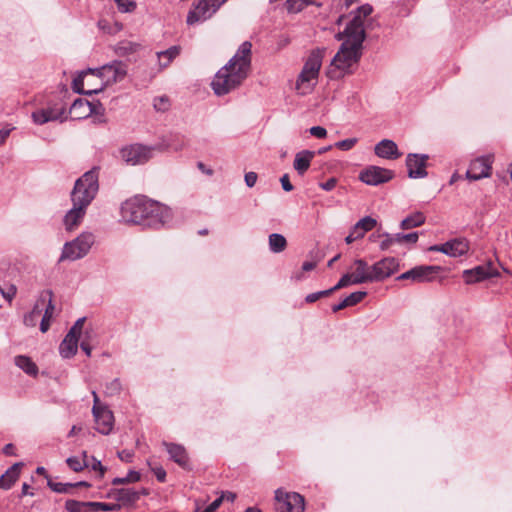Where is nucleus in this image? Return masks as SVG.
I'll return each mask as SVG.
<instances>
[{
    "label": "nucleus",
    "instance_id": "43",
    "mask_svg": "<svg viewBox=\"0 0 512 512\" xmlns=\"http://www.w3.org/2000/svg\"><path fill=\"white\" fill-rule=\"evenodd\" d=\"M122 385L119 379H114L106 385L105 393L108 396H114L120 393Z\"/></svg>",
    "mask_w": 512,
    "mask_h": 512
},
{
    "label": "nucleus",
    "instance_id": "9",
    "mask_svg": "<svg viewBox=\"0 0 512 512\" xmlns=\"http://www.w3.org/2000/svg\"><path fill=\"white\" fill-rule=\"evenodd\" d=\"M278 512H304L305 500L302 495L296 492H286L282 489L275 491Z\"/></svg>",
    "mask_w": 512,
    "mask_h": 512
},
{
    "label": "nucleus",
    "instance_id": "52",
    "mask_svg": "<svg viewBox=\"0 0 512 512\" xmlns=\"http://www.w3.org/2000/svg\"><path fill=\"white\" fill-rule=\"evenodd\" d=\"M16 292H17V289H16V286L14 285H10L8 288L6 289H3L1 286H0V293L1 295L6 299L8 300L9 302L12 301V299L15 297L16 295Z\"/></svg>",
    "mask_w": 512,
    "mask_h": 512
},
{
    "label": "nucleus",
    "instance_id": "40",
    "mask_svg": "<svg viewBox=\"0 0 512 512\" xmlns=\"http://www.w3.org/2000/svg\"><path fill=\"white\" fill-rule=\"evenodd\" d=\"M310 0H287V9L291 13H298L303 10L306 6L311 5Z\"/></svg>",
    "mask_w": 512,
    "mask_h": 512
},
{
    "label": "nucleus",
    "instance_id": "5",
    "mask_svg": "<svg viewBox=\"0 0 512 512\" xmlns=\"http://www.w3.org/2000/svg\"><path fill=\"white\" fill-rule=\"evenodd\" d=\"M98 189V172L96 169L87 171L75 182L71 192L73 207L64 217L66 230L72 231L82 222L87 207L95 198Z\"/></svg>",
    "mask_w": 512,
    "mask_h": 512
},
{
    "label": "nucleus",
    "instance_id": "47",
    "mask_svg": "<svg viewBox=\"0 0 512 512\" xmlns=\"http://www.w3.org/2000/svg\"><path fill=\"white\" fill-rule=\"evenodd\" d=\"M135 46L136 45H134L133 43H130V42L119 43L116 47V52L119 55H126V54L134 52Z\"/></svg>",
    "mask_w": 512,
    "mask_h": 512
},
{
    "label": "nucleus",
    "instance_id": "7",
    "mask_svg": "<svg viewBox=\"0 0 512 512\" xmlns=\"http://www.w3.org/2000/svg\"><path fill=\"white\" fill-rule=\"evenodd\" d=\"M94 241L95 237L91 232L81 233L76 239L65 243L60 261H75L83 258L90 251Z\"/></svg>",
    "mask_w": 512,
    "mask_h": 512
},
{
    "label": "nucleus",
    "instance_id": "25",
    "mask_svg": "<svg viewBox=\"0 0 512 512\" xmlns=\"http://www.w3.org/2000/svg\"><path fill=\"white\" fill-rule=\"evenodd\" d=\"M93 111V106L89 101L78 98L72 103L69 113L72 119L80 120L89 117Z\"/></svg>",
    "mask_w": 512,
    "mask_h": 512
},
{
    "label": "nucleus",
    "instance_id": "22",
    "mask_svg": "<svg viewBox=\"0 0 512 512\" xmlns=\"http://www.w3.org/2000/svg\"><path fill=\"white\" fill-rule=\"evenodd\" d=\"M64 111L55 107L41 108L32 112V120L37 125H44L51 121L60 119Z\"/></svg>",
    "mask_w": 512,
    "mask_h": 512
},
{
    "label": "nucleus",
    "instance_id": "17",
    "mask_svg": "<svg viewBox=\"0 0 512 512\" xmlns=\"http://www.w3.org/2000/svg\"><path fill=\"white\" fill-rule=\"evenodd\" d=\"M349 273L352 275L353 284L373 282L371 266L363 259L354 260L349 268Z\"/></svg>",
    "mask_w": 512,
    "mask_h": 512
},
{
    "label": "nucleus",
    "instance_id": "38",
    "mask_svg": "<svg viewBox=\"0 0 512 512\" xmlns=\"http://www.w3.org/2000/svg\"><path fill=\"white\" fill-rule=\"evenodd\" d=\"M86 508H89L88 502H81L70 499L65 503V509L68 512H87Z\"/></svg>",
    "mask_w": 512,
    "mask_h": 512
},
{
    "label": "nucleus",
    "instance_id": "42",
    "mask_svg": "<svg viewBox=\"0 0 512 512\" xmlns=\"http://www.w3.org/2000/svg\"><path fill=\"white\" fill-rule=\"evenodd\" d=\"M48 486L57 493H68L74 487L71 483L52 482L50 480L48 481Z\"/></svg>",
    "mask_w": 512,
    "mask_h": 512
},
{
    "label": "nucleus",
    "instance_id": "57",
    "mask_svg": "<svg viewBox=\"0 0 512 512\" xmlns=\"http://www.w3.org/2000/svg\"><path fill=\"white\" fill-rule=\"evenodd\" d=\"M257 174L255 172H248L245 174V183L248 187H253L257 182Z\"/></svg>",
    "mask_w": 512,
    "mask_h": 512
},
{
    "label": "nucleus",
    "instance_id": "39",
    "mask_svg": "<svg viewBox=\"0 0 512 512\" xmlns=\"http://www.w3.org/2000/svg\"><path fill=\"white\" fill-rule=\"evenodd\" d=\"M418 232H412L408 234L396 233L394 239L397 244H415L418 241Z\"/></svg>",
    "mask_w": 512,
    "mask_h": 512
},
{
    "label": "nucleus",
    "instance_id": "58",
    "mask_svg": "<svg viewBox=\"0 0 512 512\" xmlns=\"http://www.w3.org/2000/svg\"><path fill=\"white\" fill-rule=\"evenodd\" d=\"M337 184L336 178H330L326 182L320 183L319 186L325 191H331Z\"/></svg>",
    "mask_w": 512,
    "mask_h": 512
},
{
    "label": "nucleus",
    "instance_id": "6",
    "mask_svg": "<svg viewBox=\"0 0 512 512\" xmlns=\"http://www.w3.org/2000/svg\"><path fill=\"white\" fill-rule=\"evenodd\" d=\"M322 58L321 50H314L310 53L295 83V90L298 94L308 95L314 90L318 82Z\"/></svg>",
    "mask_w": 512,
    "mask_h": 512
},
{
    "label": "nucleus",
    "instance_id": "30",
    "mask_svg": "<svg viewBox=\"0 0 512 512\" xmlns=\"http://www.w3.org/2000/svg\"><path fill=\"white\" fill-rule=\"evenodd\" d=\"M425 220L426 217L422 212H415L404 218L400 223V227L403 230H409L423 225Z\"/></svg>",
    "mask_w": 512,
    "mask_h": 512
},
{
    "label": "nucleus",
    "instance_id": "37",
    "mask_svg": "<svg viewBox=\"0 0 512 512\" xmlns=\"http://www.w3.org/2000/svg\"><path fill=\"white\" fill-rule=\"evenodd\" d=\"M141 476L138 471L130 470L126 477H116L112 480L113 485H120L126 483H134L140 480Z\"/></svg>",
    "mask_w": 512,
    "mask_h": 512
},
{
    "label": "nucleus",
    "instance_id": "18",
    "mask_svg": "<svg viewBox=\"0 0 512 512\" xmlns=\"http://www.w3.org/2000/svg\"><path fill=\"white\" fill-rule=\"evenodd\" d=\"M41 308H44V314L40 322V331L45 333L49 330L51 320L54 316L55 305L52 302V292L44 291L40 295Z\"/></svg>",
    "mask_w": 512,
    "mask_h": 512
},
{
    "label": "nucleus",
    "instance_id": "16",
    "mask_svg": "<svg viewBox=\"0 0 512 512\" xmlns=\"http://www.w3.org/2000/svg\"><path fill=\"white\" fill-rule=\"evenodd\" d=\"M490 157H479L470 163L469 169L466 172V178L472 181L487 178L491 175Z\"/></svg>",
    "mask_w": 512,
    "mask_h": 512
},
{
    "label": "nucleus",
    "instance_id": "63",
    "mask_svg": "<svg viewBox=\"0 0 512 512\" xmlns=\"http://www.w3.org/2000/svg\"><path fill=\"white\" fill-rule=\"evenodd\" d=\"M319 294L318 292H314V293H311V294H308L305 298V301L307 303H314L316 302L317 300H319Z\"/></svg>",
    "mask_w": 512,
    "mask_h": 512
},
{
    "label": "nucleus",
    "instance_id": "33",
    "mask_svg": "<svg viewBox=\"0 0 512 512\" xmlns=\"http://www.w3.org/2000/svg\"><path fill=\"white\" fill-rule=\"evenodd\" d=\"M115 497L124 504H131L139 499V493L130 488H121L115 491Z\"/></svg>",
    "mask_w": 512,
    "mask_h": 512
},
{
    "label": "nucleus",
    "instance_id": "64",
    "mask_svg": "<svg viewBox=\"0 0 512 512\" xmlns=\"http://www.w3.org/2000/svg\"><path fill=\"white\" fill-rule=\"evenodd\" d=\"M3 453L5 455H14V446L13 444L9 443V444H6L3 448Z\"/></svg>",
    "mask_w": 512,
    "mask_h": 512
},
{
    "label": "nucleus",
    "instance_id": "34",
    "mask_svg": "<svg viewBox=\"0 0 512 512\" xmlns=\"http://www.w3.org/2000/svg\"><path fill=\"white\" fill-rule=\"evenodd\" d=\"M66 463H67L68 467L71 470H73L74 472L82 471L85 467H88V465H89V459H88L87 452L84 451L82 453V458H79L77 456H72V457L67 458Z\"/></svg>",
    "mask_w": 512,
    "mask_h": 512
},
{
    "label": "nucleus",
    "instance_id": "62",
    "mask_svg": "<svg viewBox=\"0 0 512 512\" xmlns=\"http://www.w3.org/2000/svg\"><path fill=\"white\" fill-rule=\"evenodd\" d=\"M351 234L355 235L357 239L364 237L365 233L355 224L351 229Z\"/></svg>",
    "mask_w": 512,
    "mask_h": 512
},
{
    "label": "nucleus",
    "instance_id": "60",
    "mask_svg": "<svg viewBox=\"0 0 512 512\" xmlns=\"http://www.w3.org/2000/svg\"><path fill=\"white\" fill-rule=\"evenodd\" d=\"M280 181L284 191L290 192L293 190V185L290 183L289 176L287 174L283 175Z\"/></svg>",
    "mask_w": 512,
    "mask_h": 512
},
{
    "label": "nucleus",
    "instance_id": "55",
    "mask_svg": "<svg viewBox=\"0 0 512 512\" xmlns=\"http://www.w3.org/2000/svg\"><path fill=\"white\" fill-rule=\"evenodd\" d=\"M93 395V407H92V414H96L98 411L107 408L106 405L102 404L100 402V399L95 391H92Z\"/></svg>",
    "mask_w": 512,
    "mask_h": 512
},
{
    "label": "nucleus",
    "instance_id": "19",
    "mask_svg": "<svg viewBox=\"0 0 512 512\" xmlns=\"http://www.w3.org/2000/svg\"><path fill=\"white\" fill-rule=\"evenodd\" d=\"M426 155L408 154L406 159V166L408 169V176L410 178H424L427 175L426 171Z\"/></svg>",
    "mask_w": 512,
    "mask_h": 512
},
{
    "label": "nucleus",
    "instance_id": "23",
    "mask_svg": "<svg viewBox=\"0 0 512 512\" xmlns=\"http://www.w3.org/2000/svg\"><path fill=\"white\" fill-rule=\"evenodd\" d=\"M163 445L170 456V459L183 468H188L189 458L182 445L164 442Z\"/></svg>",
    "mask_w": 512,
    "mask_h": 512
},
{
    "label": "nucleus",
    "instance_id": "59",
    "mask_svg": "<svg viewBox=\"0 0 512 512\" xmlns=\"http://www.w3.org/2000/svg\"><path fill=\"white\" fill-rule=\"evenodd\" d=\"M152 471L154 472V474L159 482H164L166 480V471L162 467H160V466L154 467V468H152Z\"/></svg>",
    "mask_w": 512,
    "mask_h": 512
},
{
    "label": "nucleus",
    "instance_id": "45",
    "mask_svg": "<svg viewBox=\"0 0 512 512\" xmlns=\"http://www.w3.org/2000/svg\"><path fill=\"white\" fill-rule=\"evenodd\" d=\"M88 459L89 465L87 468H91V470L99 472L100 477H103L106 472V468L102 465L101 461L97 460L93 456H88Z\"/></svg>",
    "mask_w": 512,
    "mask_h": 512
},
{
    "label": "nucleus",
    "instance_id": "14",
    "mask_svg": "<svg viewBox=\"0 0 512 512\" xmlns=\"http://www.w3.org/2000/svg\"><path fill=\"white\" fill-rule=\"evenodd\" d=\"M498 275V270L493 266L491 262L485 265L476 266L463 272L464 281L467 284L480 282L488 278L497 277Z\"/></svg>",
    "mask_w": 512,
    "mask_h": 512
},
{
    "label": "nucleus",
    "instance_id": "20",
    "mask_svg": "<svg viewBox=\"0 0 512 512\" xmlns=\"http://www.w3.org/2000/svg\"><path fill=\"white\" fill-rule=\"evenodd\" d=\"M93 417L96 424L95 428L99 433L108 435L112 431L114 425V416L108 407L98 411L96 414H93Z\"/></svg>",
    "mask_w": 512,
    "mask_h": 512
},
{
    "label": "nucleus",
    "instance_id": "21",
    "mask_svg": "<svg viewBox=\"0 0 512 512\" xmlns=\"http://www.w3.org/2000/svg\"><path fill=\"white\" fill-rule=\"evenodd\" d=\"M375 154L383 159L395 160L401 157L397 144L389 139H383L375 145Z\"/></svg>",
    "mask_w": 512,
    "mask_h": 512
},
{
    "label": "nucleus",
    "instance_id": "26",
    "mask_svg": "<svg viewBox=\"0 0 512 512\" xmlns=\"http://www.w3.org/2000/svg\"><path fill=\"white\" fill-rule=\"evenodd\" d=\"M23 463L18 462L13 464L6 472L0 477V489L9 490L20 476V470Z\"/></svg>",
    "mask_w": 512,
    "mask_h": 512
},
{
    "label": "nucleus",
    "instance_id": "53",
    "mask_svg": "<svg viewBox=\"0 0 512 512\" xmlns=\"http://www.w3.org/2000/svg\"><path fill=\"white\" fill-rule=\"evenodd\" d=\"M309 132L312 136L322 139L327 136V130L321 126H313L309 129Z\"/></svg>",
    "mask_w": 512,
    "mask_h": 512
},
{
    "label": "nucleus",
    "instance_id": "46",
    "mask_svg": "<svg viewBox=\"0 0 512 512\" xmlns=\"http://www.w3.org/2000/svg\"><path fill=\"white\" fill-rule=\"evenodd\" d=\"M357 138H348L341 141H338L335 143V147H337L340 150L348 151L352 149L355 144L357 143Z\"/></svg>",
    "mask_w": 512,
    "mask_h": 512
},
{
    "label": "nucleus",
    "instance_id": "35",
    "mask_svg": "<svg viewBox=\"0 0 512 512\" xmlns=\"http://www.w3.org/2000/svg\"><path fill=\"white\" fill-rule=\"evenodd\" d=\"M42 313L40 298L36 301L31 312L24 316V324L29 327H34L37 323L38 317Z\"/></svg>",
    "mask_w": 512,
    "mask_h": 512
},
{
    "label": "nucleus",
    "instance_id": "36",
    "mask_svg": "<svg viewBox=\"0 0 512 512\" xmlns=\"http://www.w3.org/2000/svg\"><path fill=\"white\" fill-rule=\"evenodd\" d=\"M91 511H118L121 508L117 503L88 502Z\"/></svg>",
    "mask_w": 512,
    "mask_h": 512
},
{
    "label": "nucleus",
    "instance_id": "2",
    "mask_svg": "<svg viewBox=\"0 0 512 512\" xmlns=\"http://www.w3.org/2000/svg\"><path fill=\"white\" fill-rule=\"evenodd\" d=\"M120 215L124 223L154 229L168 225L173 219L171 208L142 195L124 201L120 207Z\"/></svg>",
    "mask_w": 512,
    "mask_h": 512
},
{
    "label": "nucleus",
    "instance_id": "49",
    "mask_svg": "<svg viewBox=\"0 0 512 512\" xmlns=\"http://www.w3.org/2000/svg\"><path fill=\"white\" fill-rule=\"evenodd\" d=\"M383 237L384 239L380 244L381 250H388L392 245L397 244L396 240L394 239L395 234L385 233Z\"/></svg>",
    "mask_w": 512,
    "mask_h": 512
},
{
    "label": "nucleus",
    "instance_id": "13",
    "mask_svg": "<svg viewBox=\"0 0 512 512\" xmlns=\"http://www.w3.org/2000/svg\"><path fill=\"white\" fill-rule=\"evenodd\" d=\"M399 268V262L394 257H386L380 261L371 265L373 282L382 281L392 274H394Z\"/></svg>",
    "mask_w": 512,
    "mask_h": 512
},
{
    "label": "nucleus",
    "instance_id": "56",
    "mask_svg": "<svg viewBox=\"0 0 512 512\" xmlns=\"http://www.w3.org/2000/svg\"><path fill=\"white\" fill-rule=\"evenodd\" d=\"M224 500V496H220L217 499H215L208 507H206L201 512H216L217 509L220 507L221 503Z\"/></svg>",
    "mask_w": 512,
    "mask_h": 512
},
{
    "label": "nucleus",
    "instance_id": "54",
    "mask_svg": "<svg viewBox=\"0 0 512 512\" xmlns=\"http://www.w3.org/2000/svg\"><path fill=\"white\" fill-rule=\"evenodd\" d=\"M89 338H90V332L89 331H86L85 332V338L82 339L81 343H80V347L81 349L85 352V354L90 357L91 356V351H92V348L89 344Z\"/></svg>",
    "mask_w": 512,
    "mask_h": 512
},
{
    "label": "nucleus",
    "instance_id": "27",
    "mask_svg": "<svg viewBox=\"0 0 512 512\" xmlns=\"http://www.w3.org/2000/svg\"><path fill=\"white\" fill-rule=\"evenodd\" d=\"M315 153L309 150H303L295 155L293 167L299 175H303L310 167V163Z\"/></svg>",
    "mask_w": 512,
    "mask_h": 512
},
{
    "label": "nucleus",
    "instance_id": "15",
    "mask_svg": "<svg viewBox=\"0 0 512 512\" xmlns=\"http://www.w3.org/2000/svg\"><path fill=\"white\" fill-rule=\"evenodd\" d=\"M440 270L439 266H416L397 277L398 280H412L413 282H429Z\"/></svg>",
    "mask_w": 512,
    "mask_h": 512
},
{
    "label": "nucleus",
    "instance_id": "29",
    "mask_svg": "<svg viewBox=\"0 0 512 512\" xmlns=\"http://www.w3.org/2000/svg\"><path fill=\"white\" fill-rule=\"evenodd\" d=\"M366 295H367V292H365V291L353 292L349 296H347L345 299H343L340 303L333 305L332 311L334 313H336L346 307L356 305L359 302H361L365 298Z\"/></svg>",
    "mask_w": 512,
    "mask_h": 512
},
{
    "label": "nucleus",
    "instance_id": "12",
    "mask_svg": "<svg viewBox=\"0 0 512 512\" xmlns=\"http://www.w3.org/2000/svg\"><path fill=\"white\" fill-rule=\"evenodd\" d=\"M394 177V172L392 170L378 167V166H369L366 169L362 170L359 174V179L371 186H377L383 183L390 181Z\"/></svg>",
    "mask_w": 512,
    "mask_h": 512
},
{
    "label": "nucleus",
    "instance_id": "28",
    "mask_svg": "<svg viewBox=\"0 0 512 512\" xmlns=\"http://www.w3.org/2000/svg\"><path fill=\"white\" fill-rule=\"evenodd\" d=\"M179 54V46H171L167 50L157 52L156 55L158 58L159 69L163 70L164 68H167Z\"/></svg>",
    "mask_w": 512,
    "mask_h": 512
},
{
    "label": "nucleus",
    "instance_id": "11",
    "mask_svg": "<svg viewBox=\"0 0 512 512\" xmlns=\"http://www.w3.org/2000/svg\"><path fill=\"white\" fill-rule=\"evenodd\" d=\"M469 249V242L465 238H454L443 244H437L429 247V251L441 252L453 258L467 254Z\"/></svg>",
    "mask_w": 512,
    "mask_h": 512
},
{
    "label": "nucleus",
    "instance_id": "24",
    "mask_svg": "<svg viewBox=\"0 0 512 512\" xmlns=\"http://www.w3.org/2000/svg\"><path fill=\"white\" fill-rule=\"evenodd\" d=\"M79 340L80 337L68 332L59 345V353L61 357L64 359L72 358L78 351Z\"/></svg>",
    "mask_w": 512,
    "mask_h": 512
},
{
    "label": "nucleus",
    "instance_id": "48",
    "mask_svg": "<svg viewBox=\"0 0 512 512\" xmlns=\"http://www.w3.org/2000/svg\"><path fill=\"white\" fill-rule=\"evenodd\" d=\"M153 106L157 111H166L169 107V100L165 96L157 97L153 101Z\"/></svg>",
    "mask_w": 512,
    "mask_h": 512
},
{
    "label": "nucleus",
    "instance_id": "61",
    "mask_svg": "<svg viewBox=\"0 0 512 512\" xmlns=\"http://www.w3.org/2000/svg\"><path fill=\"white\" fill-rule=\"evenodd\" d=\"M118 457L121 461L129 463L132 461L133 452H131L129 450H122V451L118 452Z\"/></svg>",
    "mask_w": 512,
    "mask_h": 512
},
{
    "label": "nucleus",
    "instance_id": "1",
    "mask_svg": "<svg viewBox=\"0 0 512 512\" xmlns=\"http://www.w3.org/2000/svg\"><path fill=\"white\" fill-rule=\"evenodd\" d=\"M372 12L373 7L370 4L361 5L352 12V19L345 30L337 35L343 43L327 70V76L330 79H339L351 73V67L359 61L362 44L366 38L365 31L371 23Z\"/></svg>",
    "mask_w": 512,
    "mask_h": 512
},
{
    "label": "nucleus",
    "instance_id": "31",
    "mask_svg": "<svg viewBox=\"0 0 512 512\" xmlns=\"http://www.w3.org/2000/svg\"><path fill=\"white\" fill-rule=\"evenodd\" d=\"M15 364L25 373L30 376H36L38 374V367L36 364L27 356L20 355L15 358Z\"/></svg>",
    "mask_w": 512,
    "mask_h": 512
},
{
    "label": "nucleus",
    "instance_id": "44",
    "mask_svg": "<svg viewBox=\"0 0 512 512\" xmlns=\"http://www.w3.org/2000/svg\"><path fill=\"white\" fill-rule=\"evenodd\" d=\"M118 10L122 13L132 12L136 8L134 0H115Z\"/></svg>",
    "mask_w": 512,
    "mask_h": 512
},
{
    "label": "nucleus",
    "instance_id": "8",
    "mask_svg": "<svg viewBox=\"0 0 512 512\" xmlns=\"http://www.w3.org/2000/svg\"><path fill=\"white\" fill-rule=\"evenodd\" d=\"M227 0H199L187 15V23L193 25L211 18Z\"/></svg>",
    "mask_w": 512,
    "mask_h": 512
},
{
    "label": "nucleus",
    "instance_id": "10",
    "mask_svg": "<svg viewBox=\"0 0 512 512\" xmlns=\"http://www.w3.org/2000/svg\"><path fill=\"white\" fill-rule=\"evenodd\" d=\"M153 147L133 144L124 147L121 151V158L129 165H141L146 163L153 156Z\"/></svg>",
    "mask_w": 512,
    "mask_h": 512
},
{
    "label": "nucleus",
    "instance_id": "32",
    "mask_svg": "<svg viewBox=\"0 0 512 512\" xmlns=\"http://www.w3.org/2000/svg\"><path fill=\"white\" fill-rule=\"evenodd\" d=\"M269 249L273 253H280L287 246L286 238L282 234L272 233L268 238Z\"/></svg>",
    "mask_w": 512,
    "mask_h": 512
},
{
    "label": "nucleus",
    "instance_id": "4",
    "mask_svg": "<svg viewBox=\"0 0 512 512\" xmlns=\"http://www.w3.org/2000/svg\"><path fill=\"white\" fill-rule=\"evenodd\" d=\"M127 73L128 65L123 61L115 60L100 68L82 71L73 79L72 88L79 94H97L105 87L124 80Z\"/></svg>",
    "mask_w": 512,
    "mask_h": 512
},
{
    "label": "nucleus",
    "instance_id": "51",
    "mask_svg": "<svg viewBox=\"0 0 512 512\" xmlns=\"http://www.w3.org/2000/svg\"><path fill=\"white\" fill-rule=\"evenodd\" d=\"M85 321H86L85 317L79 318L74 323V325L70 328V330L68 332H70V333H72L74 335H77L78 337H81V333H82Z\"/></svg>",
    "mask_w": 512,
    "mask_h": 512
},
{
    "label": "nucleus",
    "instance_id": "41",
    "mask_svg": "<svg viewBox=\"0 0 512 512\" xmlns=\"http://www.w3.org/2000/svg\"><path fill=\"white\" fill-rule=\"evenodd\" d=\"M356 225L364 232H368L370 230H372L376 225H377V221L376 219L370 217V216H366L362 219H360Z\"/></svg>",
    "mask_w": 512,
    "mask_h": 512
},
{
    "label": "nucleus",
    "instance_id": "50",
    "mask_svg": "<svg viewBox=\"0 0 512 512\" xmlns=\"http://www.w3.org/2000/svg\"><path fill=\"white\" fill-rule=\"evenodd\" d=\"M349 284H353V278H352V275H350V273H346L344 274L341 279L338 281V283L333 286L332 288L334 289V291L336 290H339L341 288H344L346 286H348Z\"/></svg>",
    "mask_w": 512,
    "mask_h": 512
},
{
    "label": "nucleus",
    "instance_id": "3",
    "mask_svg": "<svg viewBox=\"0 0 512 512\" xmlns=\"http://www.w3.org/2000/svg\"><path fill=\"white\" fill-rule=\"evenodd\" d=\"M251 49L249 41L243 42L229 62L216 73L211 83L216 95L228 94L247 78L251 67Z\"/></svg>",
    "mask_w": 512,
    "mask_h": 512
}]
</instances>
